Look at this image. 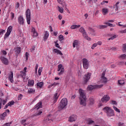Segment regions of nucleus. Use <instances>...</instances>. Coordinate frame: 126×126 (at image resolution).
I'll list each match as a JSON object with an SVG mask.
<instances>
[{
  "label": "nucleus",
  "mask_w": 126,
  "mask_h": 126,
  "mask_svg": "<svg viewBox=\"0 0 126 126\" xmlns=\"http://www.w3.org/2000/svg\"><path fill=\"white\" fill-rule=\"evenodd\" d=\"M79 93L80 94L79 100L80 101V105L82 106H86V94L84 93V91L82 89H79Z\"/></svg>",
  "instance_id": "nucleus-1"
},
{
  "label": "nucleus",
  "mask_w": 126,
  "mask_h": 126,
  "mask_svg": "<svg viewBox=\"0 0 126 126\" xmlns=\"http://www.w3.org/2000/svg\"><path fill=\"white\" fill-rule=\"evenodd\" d=\"M103 111L106 113L107 117H113L115 116V111H114V110L112 109L111 107H105L103 108Z\"/></svg>",
  "instance_id": "nucleus-2"
},
{
  "label": "nucleus",
  "mask_w": 126,
  "mask_h": 126,
  "mask_svg": "<svg viewBox=\"0 0 126 126\" xmlns=\"http://www.w3.org/2000/svg\"><path fill=\"white\" fill-rule=\"evenodd\" d=\"M66 106H67V99L65 98H63L60 102L58 109L60 111H61L63 109H64Z\"/></svg>",
  "instance_id": "nucleus-3"
},
{
  "label": "nucleus",
  "mask_w": 126,
  "mask_h": 126,
  "mask_svg": "<svg viewBox=\"0 0 126 126\" xmlns=\"http://www.w3.org/2000/svg\"><path fill=\"white\" fill-rule=\"evenodd\" d=\"M26 17L28 24H30L31 21V11L30 9H27L26 10Z\"/></svg>",
  "instance_id": "nucleus-4"
},
{
  "label": "nucleus",
  "mask_w": 126,
  "mask_h": 126,
  "mask_svg": "<svg viewBox=\"0 0 126 126\" xmlns=\"http://www.w3.org/2000/svg\"><path fill=\"white\" fill-rule=\"evenodd\" d=\"M58 66V69L57 71L58 75L61 76L62 74H63V73L64 72V68L63 67V64H60Z\"/></svg>",
  "instance_id": "nucleus-5"
},
{
  "label": "nucleus",
  "mask_w": 126,
  "mask_h": 126,
  "mask_svg": "<svg viewBox=\"0 0 126 126\" xmlns=\"http://www.w3.org/2000/svg\"><path fill=\"white\" fill-rule=\"evenodd\" d=\"M83 66L85 69H88L89 67V61L87 59L84 58L82 59Z\"/></svg>",
  "instance_id": "nucleus-6"
},
{
  "label": "nucleus",
  "mask_w": 126,
  "mask_h": 126,
  "mask_svg": "<svg viewBox=\"0 0 126 126\" xmlns=\"http://www.w3.org/2000/svg\"><path fill=\"white\" fill-rule=\"evenodd\" d=\"M103 86V85H89L87 87V90H89L91 91V90H93V89H97L98 88H101Z\"/></svg>",
  "instance_id": "nucleus-7"
},
{
  "label": "nucleus",
  "mask_w": 126,
  "mask_h": 126,
  "mask_svg": "<svg viewBox=\"0 0 126 126\" xmlns=\"http://www.w3.org/2000/svg\"><path fill=\"white\" fill-rule=\"evenodd\" d=\"M91 73L88 72L85 75L84 77V82L85 84H86L89 81V79H90V78L91 77Z\"/></svg>",
  "instance_id": "nucleus-8"
},
{
  "label": "nucleus",
  "mask_w": 126,
  "mask_h": 126,
  "mask_svg": "<svg viewBox=\"0 0 126 126\" xmlns=\"http://www.w3.org/2000/svg\"><path fill=\"white\" fill-rule=\"evenodd\" d=\"M101 101L102 103H107V102L110 101V96L108 94L104 95L101 99Z\"/></svg>",
  "instance_id": "nucleus-9"
},
{
  "label": "nucleus",
  "mask_w": 126,
  "mask_h": 126,
  "mask_svg": "<svg viewBox=\"0 0 126 126\" xmlns=\"http://www.w3.org/2000/svg\"><path fill=\"white\" fill-rule=\"evenodd\" d=\"M8 79L9 81H10L11 83H13L14 82V80H13V72L10 71L8 74Z\"/></svg>",
  "instance_id": "nucleus-10"
},
{
  "label": "nucleus",
  "mask_w": 126,
  "mask_h": 126,
  "mask_svg": "<svg viewBox=\"0 0 126 126\" xmlns=\"http://www.w3.org/2000/svg\"><path fill=\"white\" fill-rule=\"evenodd\" d=\"M0 60L2 63H3V64H5V65H7L8 64V59H7L6 58L4 57H1L0 58Z\"/></svg>",
  "instance_id": "nucleus-11"
},
{
  "label": "nucleus",
  "mask_w": 126,
  "mask_h": 126,
  "mask_svg": "<svg viewBox=\"0 0 126 126\" xmlns=\"http://www.w3.org/2000/svg\"><path fill=\"white\" fill-rule=\"evenodd\" d=\"M77 120V116L76 115H71L68 118V122L72 123V122H75Z\"/></svg>",
  "instance_id": "nucleus-12"
},
{
  "label": "nucleus",
  "mask_w": 126,
  "mask_h": 126,
  "mask_svg": "<svg viewBox=\"0 0 126 126\" xmlns=\"http://www.w3.org/2000/svg\"><path fill=\"white\" fill-rule=\"evenodd\" d=\"M18 22L20 25H23V24H24V18H23V16H20L18 18Z\"/></svg>",
  "instance_id": "nucleus-13"
},
{
  "label": "nucleus",
  "mask_w": 126,
  "mask_h": 126,
  "mask_svg": "<svg viewBox=\"0 0 126 126\" xmlns=\"http://www.w3.org/2000/svg\"><path fill=\"white\" fill-rule=\"evenodd\" d=\"M44 36L43 37V41L44 42H46V41H47V40L48 39V38H49V32L46 31V32H44Z\"/></svg>",
  "instance_id": "nucleus-14"
},
{
  "label": "nucleus",
  "mask_w": 126,
  "mask_h": 126,
  "mask_svg": "<svg viewBox=\"0 0 126 126\" xmlns=\"http://www.w3.org/2000/svg\"><path fill=\"white\" fill-rule=\"evenodd\" d=\"M59 97H60V95L58 94V93H56L53 97V102L57 103V101H58V99H59Z\"/></svg>",
  "instance_id": "nucleus-15"
},
{
  "label": "nucleus",
  "mask_w": 126,
  "mask_h": 126,
  "mask_svg": "<svg viewBox=\"0 0 126 126\" xmlns=\"http://www.w3.org/2000/svg\"><path fill=\"white\" fill-rule=\"evenodd\" d=\"M42 102H38L36 105H35L34 108L36 110H39L40 108H42Z\"/></svg>",
  "instance_id": "nucleus-16"
},
{
  "label": "nucleus",
  "mask_w": 126,
  "mask_h": 126,
  "mask_svg": "<svg viewBox=\"0 0 126 126\" xmlns=\"http://www.w3.org/2000/svg\"><path fill=\"white\" fill-rule=\"evenodd\" d=\"M28 86H30V87H32L34 86V80L29 79Z\"/></svg>",
  "instance_id": "nucleus-17"
},
{
  "label": "nucleus",
  "mask_w": 126,
  "mask_h": 126,
  "mask_svg": "<svg viewBox=\"0 0 126 126\" xmlns=\"http://www.w3.org/2000/svg\"><path fill=\"white\" fill-rule=\"evenodd\" d=\"M2 104L4 105L5 104H6V101L5 100L2 99V98H0V110L1 109V105Z\"/></svg>",
  "instance_id": "nucleus-18"
},
{
  "label": "nucleus",
  "mask_w": 126,
  "mask_h": 126,
  "mask_svg": "<svg viewBox=\"0 0 126 126\" xmlns=\"http://www.w3.org/2000/svg\"><path fill=\"white\" fill-rule=\"evenodd\" d=\"M16 55H19L21 53V48L18 47L15 48Z\"/></svg>",
  "instance_id": "nucleus-19"
},
{
  "label": "nucleus",
  "mask_w": 126,
  "mask_h": 126,
  "mask_svg": "<svg viewBox=\"0 0 126 126\" xmlns=\"http://www.w3.org/2000/svg\"><path fill=\"white\" fill-rule=\"evenodd\" d=\"M20 76L22 77L23 79H25L26 78V72H24L23 71H20Z\"/></svg>",
  "instance_id": "nucleus-20"
},
{
  "label": "nucleus",
  "mask_w": 126,
  "mask_h": 126,
  "mask_svg": "<svg viewBox=\"0 0 126 126\" xmlns=\"http://www.w3.org/2000/svg\"><path fill=\"white\" fill-rule=\"evenodd\" d=\"M53 52H54V53H56V54H57V55H60V56H63V53H62V51H61V50L56 49H54Z\"/></svg>",
  "instance_id": "nucleus-21"
},
{
  "label": "nucleus",
  "mask_w": 126,
  "mask_h": 126,
  "mask_svg": "<svg viewBox=\"0 0 126 126\" xmlns=\"http://www.w3.org/2000/svg\"><path fill=\"white\" fill-rule=\"evenodd\" d=\"M102 14H103V15H106V14H107V13H108L109 10L107 8H102Z\"/></svg>",
  "instance_id": "nucleus-22"
},
{
  "label": "nucleus",
  "mask_w": 126,
  "mask_h": 126,
  "mask_svg": "<svg viewBox=\"0 0 126 126\" xmlns=\"http://www.w3.org/2000/svg\"><path fill=\"white\" fill-rule=\"evenodd\" d=\"M83 36H84V37L86 39V40H88V41H91V38L88 37L87 35V34H86V32H84L83 33Z\"/></svg>",
  "instance_id": "nucleus-23"
},
{
  "label": "nucleus",
  "mask_w": 126,
  "mask_h": 126,
  "mask_svg": "<svg viewBox=\"0 0 126 126\" xmlns=\"http://www.w3.org/2000/svg\"><path fill=\"white\" fill-rule=\"evenodd\" d=\"M78 45V40H75L73 42V47L75 48L76 47H77Z\"/></svg>",
  "instance_id": "nucleus-24"
},
{
  "label": "nucleus",
  "mask_w": 126,
  "mask_h": 126,
  "mask_svg": "<svg viewBox=\"0 0 126 126\" xmlns=\"http://www.w3.org/2000/svg\"><path fill=\"white\" fill-rule=\"evenodd\" d=\"M37 86L39 87V88H42L43 86H44V83L41 82L40 83H37L36 84Z\"/></svg>",
  "instance_id": "nucleus-25"
},
{
  "label": "nucleus",
  "mask_w": 126,
  "mask_h": 126,
  "mask_svg": "<svg viewBox=\"0 0 126 126\" xmlns=\"http://www.w3.org/2000/svg\"><path fill=\"white\" fill-rule=\"evenodd\" d=\"M119 59H120V60H125V59H126V54L121 55L119 57ZM125 64L126 65V63H125Z\"/></svg>",
  "instance_id": "nucleus-26"
},
{
  "label": "nucleus",
  "mask_w": 126,
  "mask_h": 126,
  "mask_svg": "<svg viewBox=\"0 0 126 126\" xmlns=\"http://www.w3.org/2000/svg\"><path fill=\"white\" fill-rule=\"evenodd\" d=\"M80 27V25H73L71 26L70 29H76V28H79Z\"/></svg>",
  "instance_id": "nucleus-27"
},
{
  "label": "nucleus",
  "mask_w": 126,
  "mask_h": 126,
  "mask_svg": "<svg viewBox=\"0 0 126 126\" xmlns=\"http://www.w3.org/2000/svg\"><path fill=\"white\" fill-rule=\"evenodd\" d=\"M101 80L102 83H106L108 81V79L105 77H101Z\"/></svg>",
  "instance_id": "nucleus-28"
},
{
  "label": "nucleus",
  "mask_w": 126,
  "mask_h": 126,
  "mask_svg": "<svg viewBox=\"0 0 126 126\" xmlns=\"http://www.w3.org/2000/svg\"><path fill=\"white\" fill-rule=\"evenodd\" d=\"M120 4V1L117 2L116 4L114 6V8H115L116 10H118L119 9V6L118 5Z\"/></svg>",
  "instance_id": "nucleus-29"
},
{
  "label": "nucleus",
  "mask_w": 126,
  "mask_h": 126,
  "mask_svg": "<svg viewBox=\"0 0 126 126\" xmlns=\"http://www.w3.org/2000/svg\"><path fill=\"white\" fill-rule=\"evenodd\" d=\"M108 26L107 25H100L98 26V28L101 30L105 29V28H107Z\"/></svg>",
  "instance_id": "nucleus-30"
},
{
  "label": "nucleus",
  "mask_w": 126,
  "mask_h": 126,
  "mask_svg": "<svg viewBox=\"0 0 126 126\" xmlns=\"http://www.w3.org/2000/svg\"><path fill=\"white\" fill-rule=\"evenodd\" d=\"M58 10L60 12V13H63V8L59 6L58 7Z\"/></svg>",
  "instance_id": "nucleus-31"
},
{
  "label": "nucleus",
  "mask_w": 126,
  "mask_h": 126,
  "mask_svg": "<svg viewBox=\"0 0 126 126\" xmlns=\"http://www.w3.org/2000/svg\"><path fill=\"white\" fill-rule=\"evenodd\" d=\"M95 103V101L94 100V98L91 97L90 98V104L93 105Z\"/></svg>",
  "instance_id": "nucleus-32"
},
{
  "label": "nucleus",
  "mask_w": 126,
  "mask_h": 126,
  "mask_svg": "<svg viewBox=\"0 0 126 126\" xmlns=\"http://www.w3.org/2000/svg\"><path fill=\"white\" fill-rule=\"evenodd\" d=\"M12 31V26H10L8 28L7 32H8L9 33H11Z\"/></svg>",
  "instance_id": "nucleus-33"
},
{
  "label": "nucleus",
  "mask_w": 126,
  "mask_h": 126,
  "mask_svg": "<svg viewBox=\"0 0 126 126\" xmlns=\"http://www.w3.org/2000/svg\"><path fill=\"white\" fill-rule=\"evenodd\" d=\"M34 92H35V90L34 89H33L32 88H30L28 90V93H34Z\"/></svg>",
  "instance_id": "nucleus-34"
},
{
  "label": "nucleus",
  "mask_w": 126,
  "mask_h": 126,
  "mask_svg": "<svg viewBox=\"0 0 126 126\" xmlns=\"http://www.w3.org/2000/svg\"><path fill=\"white\" fill-rule=\"evenodd\" d=\"M118 84H120V85L125 84V81H124L123 80H118Z\"/></svg>",
  "instance_id": "nucleus-35"
},
{
  "label": "nucleus",
  "mask_w": 126,
  "mask_h": 126,
  "mask_svg": "<svg viewBox=\"0 0 126 126\" xmlns=\"http://www.w3.org/2000/svg\"><path fill=\"white\" fill-rule=\"evenodd\" d=\"M10 35V32H7L4 35V39H6V38H7V37H8Z\"/></svg>",
  "instance_id": "nucleus-36"
},
{
  "label": "nucleus",
  "mask_w": 126,
  "mask_h": 126,
  "mask_svg": "<svg viewBox=\"0 0 126 126\" xmlns=\"http://www.w3.org/2000/svg\"><path fill=\"white\" fill-rule=\"evenodd\" d=\"M113 109L114 110L116 111V112H117V113H121V111L120 110V109H118L117 108V107L116 106H113Z\"/></svg>",
  "instance_id": "nucleus-37"
},
{
  "label": "nucleus",
  "mask_w": 126,
  "mask_h": 126,
  "mask_svg": "<svg viewBox=\"0 0 126 126\" xmlns=\"http://www.w3.org/2000/svg\"><path fill=\"white\" fill-rule=\"evenodd\" d=\"M123 51L124 53H126V44H125L123 45Z\"/></svg>",
  "instance_id": "nucleus-38"
},
{
  "label": "nucleus",
  "mask_w": 126,
  "mask_h": 126,
  "mask_svg": "<svg viewBox=\"0 0 126 126\" xmlns=\"http://www.w3.org/2000/svg\"><path fill=\"white\" fill-rule=\"evenodd\" d=\"M25 57L26 61H28V59L29 58V53H28V52H26Z\"/></svg>",
  "instance_id": "nucleus-39"
},
{
  "label": "nucleus",
  "mask_w": 126,
  "mask_h": 126,
  "mask_svg": "<svg viewBox=\"0 0 126 126\" xmlns=\"http://www.w3.org/2000/svg\"><path fill=\"white\" fill-rule=\"evenodd\" d=\"M79 31L80 32H81V33H84V32H85V30H84V28H83V27H81L80 29H79Z\"/></svg>",
  "instance_id": "nucleus-40"
},
{
  "label": "nucleus",
  "mask_w": 126,
  "mask_h": 126,
  "mask_svg": "<svg viewBox=\"0 0 126 126\" xmlns=\"http://www.w3.org/2000/svg\"><path fill=\"white\" fill-rule=\"evenodd\" d=\"M10 14H11V16H10L11 19V20H13V18H14V13L11 12L10 13Z\"/></svg>",
  "instance_id": "nucleus-41"
},
{
  "label": "nucleus",
  "mask_w": 126,
  "mask_h": 126,
  "mask_svg": "<svg viewBox=\"0 0 126 126\" xmlns=\"http://www.w3.org/2000/svg\"><path fill=\"white\" fill-rule=\"evenodd\" d=\"M14 101L12 100L8 103V105H9L10 106H12V105L14 104Z\"/></svg>",
  "instance_id": "nucleus-42"
},
{
  "label": "nucleus",
  "mask_w": 126,
  "mask_h": 126,
  "mask_svg": "<svg viewBox=\"0 0 126 126\" xmlns=\"http://www.w3.org/2000/svg\"><path fill=\"white\" fill-rule=\"evenodd\" d=\"M97 46H98V44L97 43H94L93 46L91 47V49H92V50H94V48H96V47H97Z\"/></svg>",
  "instance_id": "nucleus-43"
},
{
  "label": "nucleus",
  "mask_w": 126,
  "mask_h": 126,
  "mask_svg": "<svg viewBox=\"0 0 126 126\" xmlns=\"http://www.w3.org/2000/svg\"><path fill=\"white\" fill-rule=\"evenodd\" d=\"M52 84V86H54V87H56V86H58V85H59L60 83L54 82V83H53Z\"/></svg>",
  "instance_id": "nucleus-44"
},
{
  "label": "nucleus",
  "mask_w": 126,
  "mask_h": 126,
  "mask_svg": "<svg viewBox=\"0 0 126 126\" xmlns=\"http://www.w3.org/2000/svg\"><path fill=\"white\" fill-rule=\"evenodd\" d=\"M7 116V114L6 113V112H4L1 115V118L2 119V117H6Z\"/></svg>",
  "instance_id": "nucleus-45"
},
{
  "label": "nucleus",
  "mask_w": 126,
  "mask_h": 126,
  "mask_svg": "<svg viewBox=\"0 0 126 126\" xmlns=\"http://www.w3.org/2000/svg\"><path fill=\"white\" fill-rule=\"evenodd\" d=\"M117 37H118V36L117 35H113L112 37L109 38L108 39L109 41H110V40H114V39H116V38H117Z\"/></svg>",
  "instance_id": "nucleus-46"
},
{
  "label": "nucleus",
  "mask_w": 126,
  "mask_h": 126,
  "mask_svg": "<svg viewBox=\"0 0 126 126\" xmlns=\"http://www.w3.org/2000/svg\"><path fill=\"white\" fill-rule=\"evenodd\" d=\"M57 1L58 2H59V3H60V4L63 5V0H57Z\"/></svg>",
  "instance_id": "nucleus-47"
},
{
  "label": "nucleus",
  "mask_w": 126,
  "mask_h": 126,
  "mask_svg": "<svg viewBox=\"0 0 126 126\" xmlns=\"http://www.w3.org/2000/svg\"><path fill=\"white\" fill-rule=\"evenodd\" d=\"M59 41H63V35L61 34L59 35Z\"/></svg>",
  "instance_id": "nucleus-48"
},
{
  "label": "nucleus",
  "mask_w": 126,
  "mask_h": 126,
  "mask_svg": "<svg viewBox=\"0 0 126 126\" xmlns=\"http://www.w3.org/2000/svg\"><path fill=\"white\" fill-rule=\"evenodd\" d=\"M42 67H39V68L38 71V75H41V72H42Z\"/></svg>",
  "instance_id": "nucleus-49"
},
{
  "label": "nucleus",
  "mask_w": 126,
  "mask_h": 126,
  "mask_svg": "<svg viewBox=\"0 0 126 126\" xmlns=\"http://www.w3.org/2000/svg\"><path fill=\"white\" fill-rule=\"evenodd\" d=\"M19 6H20V4H19V2H17L15 3L16 9H17V8H18V7H19Z\"/></svg>",
  "instance_id": "nucleus-50"
},
{
  "label": "nucleus",
  "mask_w": 126,
  "mask_h": 126,
  "mask_svg": "<svg viewBox=\"0 0 126 126\" xmlns=\"http://www.w3.org/2000/svg\"><path fill=\"white\" fill-rule=\"evenodd\" d=\"M94 121L93 120H89L88 122V125H92V124H94Z\"/></svg>",
  "instance_id": "nucleus-51"
},
{
  "label": "nucleus",
  "mask_w": 126,
  "mask_h": 126,
  "mask_svg": "<svg viewBox=\"0 0 126 126\" xmlns=\"http://www.w3.org/2000/svg\"><path fill=\"white\" fill-rule=\"evenodd\" d=\"M4 32H5L4 30H0V35H3Z\"/></svg>",
  "instance_id": "nucleus-52"
},
{
  "label": "nucleus",
  "mask_w": 126,
  "mask_h": 126,
  "mask_svg": "<svg viewBox=\"0 0 126 126\" xmlns=\"http://www.w3.org/2000/svg\"><path fill=\"white\" fill-rule=\"evenodd\" d=\"M42 111H38V112L37 113H36L35 115H34V116H40V115H41V114H42Z\"/></svg>",
  "instance_id": "nucleus-53"
},
{
  "label": "nucleus",
  "mask_w": 126,
  "mask_h": 126,
  "mask_svg": "<svg viewBox=\"0 0 126 126\" xmlns=\"http://www.w3.org/2000/svg\"><path fill=\"white\" fill-rule=\"evenodd\" d=\"M119 33H121L122 34H124L125 33H126V29L124 30L119 31Z\"/></svg>",
  "instance_id": "nucleus-54"
},
{
  "label": "nucleus",
  "mask_w": 126,
  "mask_h": 126,
  "mask_svg": "<svg viewBox=\"0 0 126 126\" xmlns=\"http://www.w3.org/2000/svg\"><path fill=\"white\" fill-rule=\"evenodd\" d=\"M111 104H112V105H117V104H118V103H117V101H116L115 100H112Z\"/></svg>",
  "instance_id": "nucleus-55"
},
{
  "label": "nucleus",
  "mask_w": 126,
  "mask_h": 126,
  "mask_svg": "<svg viewBox=\"0 0 126 126\" xmlns=\"http://www.w3.org/2000/svg\"><path fill=\"white\" fill-rule=\"evenodd\" d=\"M38 67H39V64H36L35 69V70L36 72H37V70L38 69Z\"/></svg>",
  "instance_id": "nucleus-56"
},
{
  "label": "nucleus",
  "mask_w": 126,
  "mask_h": 126,
  "mask_svg": "<svg viewBox=\"0 0 126 126\" xmlns=\"http://www.w3.org/2000/svg\"><path fill=\"white\" fill-rule=\"evenodd\" d=\"M33 36L34 37H37L38 36V33H37L36 32H33Z\"/></svg>",
  "instance_id": "nucleus-57"
},
{
  "label": "nucleus",
  "mask_w": 126,
  "mask_h": 126,
  "mask_svg": "<svg viewBox=\"0 0 126 126\" xmlns=\"http://www.w3.org/2000/svg\"><path fill=\"white\" fill-rule=\"evenodd\" d=\"M1 52L3 54V55H4V56L7 55V53L6 52V51H5V50H2Z\"/></svg>",
  "instance_id": "nucleus-58"
},
{
  "label": "nucleus",
  "mask_w": 126,
  "mask_h": 126,
  "mask_svg": "<svg viewBox=\"0 0 126 126\" xmlns=\"http://www.w3.org/2000/svg\"><path fill=\"white\" fill-rule=\"evenodd\" d=\"M32 33H34V32H36V30L33 27L32 28Z\"/></svg>",
  "instance_id": "nucleus-59"
},
{
  "label": "nucleus",
  "mask_w": 126,
  "mask_h": 126,
  "mask_svg": "<svg viewBox=\"0 0 126 126\" xmlns=\"http://www.w3.org/2000/svg\"><path fill=\"white\" fill-rule=\"evenodd\" d=\"M58 18L60 19V20H62L63 19V16H62V15H59Z\"/></svg>",
  "instance_id": "nucleus-60"
},
{
  "label": "nucleus",
  "mask_w": 126,
  "mask_h": 126,
  "mask_svg": "<svg viewBox=\"0 0 126 126\" xmlns=\"http://www.w3.org/2000/svg\"><path fill=\"white\" fill-rule=\"evenodd\" d=\"M104 24H105L106 25H107V26H110L111 23L108 22H104Z\"/></svg>",
  "instance_id": "nucleus-61"
},
{
  "label": "nucleus",
  "mask_w": 126,
  "mask_h": 126,
  "mask_svg": "<svg viewBox=\"0 0 126 126\" xmlns=\"http://www.w3.org/2000/svg\"><path fill=\"white\" fill-rule=\"evenodd\" d=\"M9 106V104L8 103L6 104L4 108V109H7L8 108V106Z\"/></svg>",
  "instance_id": "nucleus-62"
},
{
  "label": "nucleus",
  "mask_w": 126,
  "mask_h": 126,
  "mask_svg": "<svg viewBox=\"0 0 126 126\" xmlns=\"http://www.w3.org/2000/svg\"><path fill=\"white\" fill-rule=\"evenodd\" d=\"M26 122V120H23L21 121V123L22 125H23V124H24V123H25Z\"/></svg>",
  "instance_id": "nucleus-63"
},
{
  "label": "nucleus",
  "mask_w": 126,
  "mask_h": 126,
  "mask_svg": "<svg viewBox=\"0 0 126 126\" xmlns=\"http://www.w3.org/2000/svg\"><path fill=\"white\" fill-rule=\"evenodd\" d=\"M105 73H105V72H104V71L102 72V75H101V78H102V77H105Z\"/></svg>",
  "instance_id": "nucleus-64"
}]
</instances>
